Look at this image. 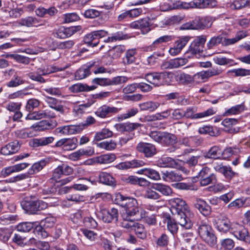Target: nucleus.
I'll list each match as a JSON object with an SVG mask.
<instances>
[{"mask_svg": "<svg viewBox=\"0 0 250 250\" xmlns=\"http://www.w3.org/2000/svg\"><path fill=\"white\" fill-rule=\"evenodd\" d=\"M171 205L172 214L176 216V219L183 228L186 229L191 228L193 224L190 218V213L186 202L179 198L169 200Z\"/></svg>", "mask_w": 250, "mask_h": 250, "instance_id": "1", "label": "nucleus"}, {"mask_svg": "<svg viewBox=\"0 0 250 250\" xmlns=\"http://www.w3.org/2000/svg\"><path fill=\"white\" fill-rule=\"evenodd\" d=\"M114 201L116 204L125 208V212L123 214L135 216L139 212L138 203L134 198L125 196L118 193L115 195Z\"/></svg>", "mask_w": 250, "mask_h": 250, "instance_id": "2", "label": "nucleus"}, {"mask_svg": "<svg viewBox=\"0 0 250 250\" xmlns=\"http://www.w3.org/2000/svg\"><path fill=\"white\" fill-rule=\"evenodd\" d=\"M197 231L200 238L209 246L213 247L217 243V238L211 226L201 222L197 226Z\"/></svg>", "mask_w": 250, "mask_h": 250, "instance_id": "3", "label": "nucleus"}, {"mask_svg": "<svg viewBox=\"0 0 250 250\" xmlns=\"http://www.w3.org/2000/svg\"><path fill=\"white\" fill-rule=\"evenodd\" d=\"M22 208L28 214H34L38 211L43 210L47 207L45 202L41 200H33L27 198L21 202Z\"/></svg>", "mask_w": 250, "mask_h": 250, "instance_id": "4", "label": "nucleus"}, {"mask_svg": "<svg viewBox=\"0 0 250 250\" xmlns=\"http://www.w3.org/2000/svg\"><path fill=\"white\" fill-rule=\"evenodd\" d=\"M171 75L169 72H152L146 74L145 79L155 86H160L167 82V79L169 78Z\"/></svg>", "mask_w": 250, "mask_h": 250, "instance_id": "5", "label": "nucleus"}, {"mask_svg": "<svg viewBox=\"0 0 250 250\" xmlns=\"http://www.w3.org/2000/svg\"><path fill=\"white\" fill-rule=\"evenodd\" d=\"M127 81L125 76H117L111 79L108 78H96L92 80L93 83L97 84L102 86L119 85L125 83Z\"/></svg>", "mask_w": 250, "mask_h": 250, "instance_id": "6", "label": "nucleus"}, {"mask_svg": "<svg viewBox=\"0 0 250 250\" xmlns=\"http://www.w3.org/2000/svg\"><path fill=\"white\" fill-rule=\"evenodd\" d=\"M197 108L195 106L188 107L184 111V117L190 119H198L212 115L215 113V111L213 108L208 109L205 111L196 113Z\"/></svg>", "mask_w": 250, "mask_h": 250, "instance_id": "7", "label": "nucleus"}, {"mask_svg": "<svg viewBox=\"0 0 250 250\" xmlns=\"http://www.w3.org/2000/svg\"><path fill=\"white\" fill-rule=\"evenodd\" d=\"M196 177L200 180L202 186H206L213 183L216 180L215 175L211 172L210 169L205 167L198 173Z\"/></svg>", "mask_w": 250, "mask_h": 250, "instance_id": "8", "label": "nucleus"}, {"mask_svg": "<svg viewBox=\"0 0 250 250\" xmlns=\"http://www.w3.org/2000/svg\"><path fill=\"white\" fill-rule=\"evenodd\" d=\"M107 35L108 32L104 30L94 31L85 35L83 41L92 47L96 46L99 42V40Z\"/></svg>", "mask_w": 250, "mask_h": 250, "instance_id": "9", "label": "nucleus"}, {"mask_svg": "<svg viewBox=\"0 0 250 250\" xmlns=\"http://www.w3.org/2000/svg\"><path fill=\"white\" fill-rule=\"evenodd\" d=\"M232 233L238 240L250 244V235L248 230L244 226L235 223L232 227Z\"/></svg>", "mask_w": 250, "mask_h": 250, "instance_id": "10", "label": "nucleus"}, {"mask_svg": "<svg viewBox=\"0 0 250 250\" xmlns=\"http://www.w3.org/2000/svg\"><path fill=\"white\" fill-rule=\"evenodd\" d=\"M78 146V139L76 137L62 138L57 141L54 147H62L65 151L72 150Z\"/></svg>", "mask_w": 250, "mask_h": 250, "instance_id": "11", "label": "nucleus"}, {"mask_svg": "<svg viewBox=\"0 0 250 250\" xmlns=\"http://www.w3.org/2000/svg\"><path fill=\"white\" fill-rule=\"evenodd\" d=\"M214 19L210 16L196 17L193 20V23L196 30L208 29L212 26Z\"/></svg>", "mask_w": 250, "mask_h": 250, "instance_id": "12", "label": "nucleus"}, {"mask_svg": "<svg viewBox=\"0 0 250 250\" xmlns=\"http://www.w3.org/2000/svg\"><path fill=\"white\" fill-rule=\"evenodd\" d=\"M235 223H231L226 216L219 217L216 220V227L218 230L223 233L232 231V227Z\"/></svg>", "mask_w": 250, "mask_h": 250, "instance_id": "13", "label": "nucleus"}, {"mask_svg": "<svg viewBox=\"0 0 250 250\" xmlns=\"http://www.w3.org/2000/svg\"><path fill=\"white\" fill-rule=\"evenodd\" d=\"M136 149L139 152L143 153L145 156L147 158L153 156L157 153L155 146L149 143L140 142L137 145Z\"/></svg>", "mask_w": 250, "mask_h": 250, "instance_id": "14", "label": "nucleus"}, {"mask_svg": "<svg viewBox=\"0 0 250 250\" xmlns=\"http://www.w3.org/2000/svg\"><path fill=\"white\" fill-rule=\"evenodd\" d=\"M189 41L188 37H185L176 41L172 47L169 49V54L172 56L178 55Z\"/></svg>", "mask_w": 250, "mask_h": 250, "instance_id": "15", "label": "nucleus"}, {"mask_svg": "<svg viewBox=\"0 0 250 250\" xmlns=\"http://www.w3.org/2000/svg\"><path fill=\"white\" fill-rule=\"evenodd\" d=\"M119 109L114 106L104 104L97 109L95 114L101 118H104L118 113Z\"/></svg>", "mask_w": 250, "mask_h": 250, "instance_id": "16", "label": "nucleus"}, {"mask_svg": "<svg viewBox=\"0 0 250 250\" xmlns=\"http://www.w3.org/2000/svg\"><path fill=\"white\" fill-rule=\"evenodd\" d=\"M100 213L102 220L105 223H109L118 220V210L115 208H112L110 210L103 209Z\"/></svg>", "mask_w": 250, "mask_h": 250, "instance_id": "17", "label": "nucleus"}, {"mask_svg": "<svg viewBox=\"0 0 250 250\" xmlns=\"http://www.w3.org/2000/svg\"><path fill=\"white\" fill-rule=\"evenodd\" d=\"M162 178L167 182H179L183 180L182 174L177 170L165 171L162 172Z\"/></svg>", "mask_w": 250, "mask_h": 250, "instance_id": "18", "label": "nucleus"}, {"mask_svg": "<svg viewBox=\"0 0 250 250\" xmlns=\"http://www.w3.org/2000/svg\"><path fill=\"white\" fill-rule=\"evenodd\" d=\"M48 75L46 68L40 67L36 72H30L27 74L28 77L32 80L41 83H45L46 81L42 77Z\"/></svg>", "mask_w": 250, "mask_h": 250, "instance_id": "19", "label": "nucleus"}, {"mask_svg": "<svg viewBox=\"0 0 250 250\" xmlns=\"http://www.w3.org/2000/svg\"><path fill=\"white\" fill-rule=\"evenodd\" d=\"M95 62H89L86 66L79 68L75 73V77L77 80H82L91 73V69L95 66Z\"/></svg>", "mask_w": 250, "mask_h": 250, "instance_id": "20", "label": "nucleus"}, {"mask_svg": "<svg viewBox=\"0 0 250 250\" xmlns=\"http://www.w3.org/2000/svg\"><path fill=\"white\" fill-rule=\"evenodd\" d=\"M202 46H200L196 42H192L189 46L188 50L185 53V55L188 58H191L195 56L196 58H199L203 53Z\"/></svg>", "mask_w": 250, "mask_h": 250, "instance_id": "21", "label": "nucleus"}, {"mask_svg": "<svg viewBox=\"0 0 250 250\" xmlns=\"http://www.w3.org/2000/svg\"><path fill=\"white\" fill-rule=\"evenodd\" d=\"M53 137H42L41 138H34L29 142L30 146L37 147L44 146L52 143L54 141Z\"/></svg>", "mask_w": 250, "mask_h": 250, "instance_id": "22", "label": "nucleus"}, {"mask_svg": "<svg viewBox=\"0 0 250 250\" xmlns=\"http://www.w3.org/2000/svg\"><path fill=\"white\" fill-rule=\"evenodd\" d=\"M194 206L204 216L209 215L211 212L210 207L204 200L201 199H196Z\"/></svg>", "mask_w": 250, "mask_h": 250, "instance_id": "23", "label": "nucleus"}, {"mask_svg": "<svg viewBox=\"0 0 250 250\" xmlns=\"http://www.w3.org/2000/svg\"><path fill=\"white\" fill-rule=\"evenodd\" d=\"M203 156L204 159L206 158L220 159L222 156V149L219 146H213L204 154Z\"/></svg>", "mask_w": 250, "mask_h": 250, "instance_id": "24", "label": "nucleus"}, {"mask_svg": "<svg viewBox=\"0 0 250 250\" xmlns=\"http://www.w3.org/2000/svg\"><path fill=\"white\" fill-rule=\"evenodd\" d=\"M36 15L41 18H43L46 15H48L49 16H53L56 15L58 12L57 8L54 6L49 7L48 9H46L42 6L38 7L35 10Z\"/></svg>", "mask_w": 250, "mask_h": 250, "instance_id": "25", "label": "nucleus"}, {"mask_svg": "<svg viewBox=\"0 0 250 250\" xmlns=\"http://www.w3.org/2000/svg\"><path fill=\"white\" fill-rule=\"evenodd\" d=\"M157 166L161 167L175 168L178 166V163L173 158L169 157H164L159 159L157 162Z\"/></svg>", "mask_w": 250, "mask_h": 250, "instance_id": "26", "label": "nucleus"}, {"mask_svg": "<svg viewBox=\"0 0 250 250\" xmlns=\"http://www.w3.org/2000/svg\"><path fill=\"white\" fill-rule=\"evenodd\" d=\"M20 148L17 142H11L1 148V153L4 155H8L17 152Z\"/></svg>", "mask_w": 250, "mask_h": 250, "instance_id": "27", "label": "nucleus"}, {"mask_svg": "<svg viewBox=\"0 0 250 250\" xmlns=\"http://www.w3.org/2000/svg\"><path fill=\"white\" fill-rule=\"evenodd\" d=\"M97 87L94 85L89 86L86 84L77 83L70 86L69 89L72 92L78 93L83 91H90L95 89Z\"/></svg>", "mask_w": 250, "mask_h": 250, "instance_id": "28", "label": "nucleus"}, {"mask_svg": "<svg viewBox=\"0 0 250 250\" xmlns=\"http://www.w3.org/2000/svg\"><path fill=\"white\" fill-rule=\"evenodd\" d=\"M48 161L45 159L42 160L38 162L35 163L29 169L27 173L28 175L35 174L40 171L47 165Z\"/></svg>", "mask_w": 250, "mask_h": 250, "instance_id": "29", "label": "nucleus"}, {"mask_svg": "<svg viewBox=\"0 0 250 250\" xmlns=\"http://www.w3.org/2000/svg\"><path fill=\"white\" fill-rule=\"evenodd\" d=\"M137 54V51L135 49H131L127 50L125 56L123 58V62L125 65H129L135 62L136 61L135 55Z\"/></svg>", "mask_w": 250, "mask_h": 250, "instance_id": "30", "label": "nucleus"}, {"mask_svg": "<svg viewBox=\"0 0 250 250\" xmlns=\"http://www.w3.org/2000/svg\"><path fill=\"white\" fill-rule=\"evenodd\" d=\"M152 188L154 190L161 193L164 196L171 195L172 193V190L169 186L161 183L154 184Z\"/></svg>", "mask_w": 250, "mask_h": 250, "instance_id": "31", "label": "nucleus"}, {"mask_svg": "<svg viewBox=\"0 0 250 250\" xmlns=\"http://www.w3.org/2000/svg\"><path fill=\"white\" fill-rule=\"evenodd\" d=\"M134 216H129L127 214H123L122 217L123 221L121 223V226L123 228L129 229L133 230L136 223L133 221L132 217Z\"/></svg>", "mask_w": 250, "mask_h": 250, "instance_id": "32", "label": "nucleus"}, {"mask_svg": "<svg viewBox=\"0 0 250 250\" xmlns=\"http://www.w3.org/2000/svg\"><path fill=\"white\" fill-rule=\"evenodd\" d=\"M99 178L100 182L108 186H113L115 184V179L108 173L101 172L99 175Z\"/></svg>", "mask_w": 250, "mask_h": 250, "instance_id": "33", "label": "nucleus"}, {"mask_svg": "<svg viewBox=\"0 0 250 250\" xmlns=\"http://www.w3.org/2000/svg\"><path fill=\"white\" fill-rule=\"evenodd\" d=\"M96 146L101 149L107 151H111L115 149L117 146L116 142L113 140L104 141L100 143H96Z\"/></svg>", "mask_w": 250, "mask_h": 250, "instance_id": "34", "label": "nucleus"}, {"mask_svg": "<svg viewBox=\"0 0 250 250\" xmlns=\"http://www.w3.org/2000/svg\"><path fill=\"white\" fill-rule=\"evenodd\" d=\"M200 134H208L211 136H217L220 135V131L217 127L210 126H205L199 128Z\"/></svg>", "mask_w": 250, "mask_h": 250, "instance_id": "35", "label": "nucleus"}, {"mask_svg": "<svg viewBox=\"0 0 250 250\" xmlns=\"http://www.w3.org/2000/svg\"><path fill=\"white\" fill-rule=\"evenodd\" d=\"M139 106L141 110L152 112L160 106V104L157 102L150 101L141 103L139 104Z\"/></svg>", "mask_w": 250, "mask_h": 250, "instance_id": "36", "label": "nucleus"}, {"mask_svg": "<svg viewBox=\"0 0 250 250\" xmlns=\"http://www.w3.org/2000/svg\"><path fill=\"white\" fill-rule=\"evenodd\" d=\"M175 80L179 83L183 84L191 83L194 82L193 76L185 73L177 74L175 76Z\"/></svg>", "mask_w": 250, "mask_h": 250, "instance_id": "37", "label": "nucleus"}, {"mask_svg": "<svg viewBox=\"0 0 250 250\" xmlns=\"http://www.w3.org/2000/svg\"><path fill=\"white\" fill-rule=\"evenodd\" d=\"M45 101L51 108L61 113L63 112L64 109L62 105L57 104L58 100L56 99L47 96L45 97Z\"/></svg>", "mask_w": 250, "mask_h": 250, "instance_id": "38", "label": "nucleus"}, {"mask_svg": "<svg viewBox=\"0 0 250 250\" xmlns=\"http://www.w3.org/2000/svg\"><path fill=\"white\" fill-rule=\"evenodd\" d=\"M226 6L232 10H238L247 6L244 0H234L226 3Z\"/></svg>", "mask_w": 250, "mask_h": 250, "instance_id": "39", "label": "nucleus"}, {"mask_svg": "<svg viewBox=\"0 0 250 250\" xmlns=\"http://www.w3.org/2000/svg\"><path fill=\"white\" fill-rule=\"evenodd\" d=\"M167 228L168 230L173 234L177 233L178 231V224L179 223L176 219V216H174L173 219H171L170 217H167Z\"/></svg>", "mask_w": 250, "mask_h": 250, "instance_id": "40", "label": "nucleus"}, {"mask_svg": "<svg viewBox=\"0 0 250 250\" xmlns=\"http://www.w3.org/2000/svg\"><path fill=\"white\" fill-rule=\"evenodd\" d=\"M22 24L24 26L30 27L35 26L38 27L42 25H44V23L39 24L40 20L37 18L33 17H28L21 21Z\"/></svg>", "mask_w": 250, "mask_h": 250, "instance_id": "41", "label": "nucleus"}, {"mask_svg": "<svg viewBox=\"0 0 250 250\" xmlns=\"http://www.w3.org/2000/svg\"><path fill=\"white\" fill-rule=\"evenodd\" d=\"M57 122L55 121H42L40 122L38 125V129L40 130H49L54 128L57 126Z\"/></svg>", "mask_w": 250, "mask_h": 250, "instance_id": "42", "label": "nucleus"}, {"mask_svg": "<svg viewBox=\"0 0 250 250\" xmlns=\"http://www.w3.org/2000/svg\"><path fill=\"white\" fill-rule=\"evenodd\" d=\"M25 82V80L16 72L13 78L7 83L6 85L9 87H15L24 84Z\"/></svg>", "mask_w": 250, "mask_h": 250, "instance_id": "43", "label": "nucleus"}, {"mask_svg": "<svg viewBox=\"0 0 250 250\" xmlns=\"http://www.w3.org/2000/svg\"><path fill=\"white\" fill-rule=\"evenodd\" d=\"M98 157V164H107L113 162L116 159L115 154L113 153H108L101 155Z\"/></svg>", "mask_w": 250, "mask_h": 250, "instance_id": "44", "label": "nucleus"}, {"mask_svg": "<svg viewBox=\"0 0 250 250\" xmlns=\"http://www.w3.org/2000/svg\"><path fill=\"white\" fill-rule=\"evenodd\" d=\"M176 142V136L167 132H163L161 144L164 145H172Z\"/></svg>", "mask_w": 250, "mask_h": 250, "instance_id": "45", "label": "nucleus"}, {"mask_svg": "<svg viewBox=\"0 0 250 250\" xmlns=\"http://www.w3.org/2000/svg\"><path fill=\"white\" fill-rule=\"evenodd\" d=\"M204 157L203 155L192 156L186 161V164L189 167L196 166L198 163L199 165H203Z\"/></svg>", "mask_w": 250, "mask_h": 250, "instance_id": "46", "label": "nucleus"}, {"mask_svg": "<svg viewBox=\"0 0 250 250\" xmlns=\"http://www.w3.org/2000/svg\"><path fill=\"white\" fill-rule=\"evenodd\" d=\"M223 40V36L222 35L213 36L208 41L207 46L208 49H211L220 43L222 45Z\"/></svg>", "mask_w": 250, "mask_h": 250, "instance_id": "47", "label": "nucleus"}, {"mask_svg": "<svg viewBox=\"0 0 250 250\" xmlns=\"http://www.w3.org/2000/svg\"><path fill=\"white\" fill-rule=\"evenodd\" d=\"M172 40L171 36L165 35L161 36L155 40L151 45L152 49H154L156 48L159 47L161 44L163 43H167Z\"/></svg>", "mask_w": 250, "mask_h": 250, "instance_id": "48", "label": "nucleus"}, {"mask_svg": "<svg viewBox=\"0 0 250 250\" xmlns=\"http://www.w3.org/2000/svg\"><path fill=\"white\" fill-rule=\"evenodd\" d=\"M133 230L138 238L145 239L146 237V231L143 225L136 223Z\"/></svg>", "mask_w": 250, "mask_h": 250, "instance_id": "49", "label": "nucleus"}, {"mask_svg": "<svg viewBox=\"0 0 250 250\" xmlns=\"http://www.w3.org/2000/svg\"><path fill=\"white\" fill-rule=\"evenodd\" d=\"M71 29L69 28L60 27L56 32L55 36L60 39H64L72 35Z\"/></svg>", "mask_w": 250, "mask_h": 250, "instance_id": "50", "label": "nucleus"}, {"mask_svg": "<svg viewBox=\"0 0 250 250\" xmlns=\"http://www.w3.org/2000/svg\"><path fill=\"white\" fill-rule=\"evenodd\" d=\"M43 90L47 94L57 97L62 96L63 94L62 88L58 87H45Z\"/></svg>", "mask_w": 250, "mask_h": 250, "instance_id": "51", "label": "nucleus"}, {"mask_svg": "<svg viewBox=\"0 0 250 250\" xmlns=\"http://www.w3.org/2000/svg\"><path fill=\"white\" fill-rule=\"evenodd\" d=\"M34 227V224L31 222H22L19 224L17 227V230L21 232H28L30 231Z\"/></svg>", "mask_w": 250, "mask_h": 250, "instance_id": "52", "label": "nucleus"}, {"mask_svg": "<svg viewBox=\"0 0 250 250\" xmlns=\"http://www.w3.org/2000/svg\"><path fill=\"white\" fill-rule=\"evenodd\" d=\"M87 210H79L72 214L71 220L75 224H78L82 221L83 218L87 214Z\"/></svg>", "mask_w": 250, "mask_h": 250, "instance_id": "53", "label": "nucleus"}, {"mask_svg": "<svg viewBox=\"0 0 250 250\" xmlns=\"http://www.w3.org/2000/svg\"><path fill=\"white\" fill-rule=\"evenodd\" d=\"M172 69L177 68L185 65L188 62L186 58H177L170 60Z\"/></svg>", "mask_w": 250, "mask_h": 250, "instance_id": "54", "label": "nucleus"}, {"mask_svg": "<svg viewBox=\"0 0 250 250\" xmlns=\"http://www.w3.org/2000/svg\"><path fill=\"white\" fill-rule=\"evenodd\" d=\"M229 72L234 74L235 77H244L250 75V70L244 68L233 69Z\"/></svg>", "mask_w": 250, "mask_h": 250, "instance_id": "55", "label": "nucleus"}, {"mask_svg": "<svg viewBox=\"0 0 250 250\" xmlns=\"http://www.w3.org/2000/svg\"><path fill=\"white\" fill-rule=\"evenodd\" d=\"M194 82L197 83L205 82L208 79L206 71H202L193 75Z\"/></svg>", "mask_w": 250, "mask_h": 250, "instance_id": "56", "label": "nucleus"}, {"mask_svg": "<svg viewBox=\"0 0 250 250\" xmlns=\"http://www.w3.org/2000/svg\"><path fill=\"white\" fill-rule=\"evenodd\" d=\"M83 222L85 227L92 229L96 228L98 225L97 222L92 217L86 215L83 219Z\"/></svg>", "mask_w": 250, "mask_h": 250, "instance_id": "57", "label": "nucleus"}, {"mask_svg": "<svg viewBox=\"0 0 250 250\" xmlns=\"http://www.w3.org/2000/svg\"><path fill=\"white\" fill-rule=\"evenodd\" d=\"M141 217L144 218L145 222L149 225H154L156 223L155 216L154 214L148 215L145 210L141 212Z\"/></svg>", "mask_w": 250, "mask_h": 250, "instance_id": "58", "label": "nucleus"}, {"mask_svg": "<svg viewBox=\"0 0 250 250\" xmlns=\"http://www.w3.org/2000/svg\"><path fill=\"white\" fill-rule=\"evenodd\" d=\"M45 228L42 225L37 226L34 231V233L37 235L39 238H45L48 236V232L45 230Z\"/></svg>", "mask_w": 250, "mask_h": 250, "instance_id": "59", "label": "nucleus"}, {"mask_svg": "<svg viewBox=\"0 0 250 250\" xmlns=\"http://www.w3.org/2000/svg\"><path fill=\"white\" fill-rule=\"evenodd\" d=\"M45 118L44 110H40L29 113L26 117L28 120H40Z\"/></svg>", "mask_w": 250, "mask_h": 250, "instance_id": "60", "label": "nucleus"}, {"mask_svg": "<svg viewBox=\"0 0 250 250\" xmlns=\"http://www.w3.org/2000/svg\"><path fill=\"white\" fill-rule=\"evenodd\" d=\"M139 112L138 109L136 107H132L126 110V112L121 115V119L125 120L136 115Z\"/></svg>", "mask_w": 250, "mask_h": 250, "instance_id": "61", "label": "nucleus"}, {"mask_svg": "<svg viewBox=\"0 0 250 250\" xmlns=\"http://www.w3.org/2000/svg\"><path fill=\"white\" fill-rule=\"evenodd\" d=\"M40 101L36 99H29L26 105V108L27 111L31 112L35 108L39 106L40 105Z\"/></svg>", "mask_w": 250, "mask_h": 250, "instance_id": "62", "label": "nucleus"}, {"mask_svg": "<svg viewBox=\"0 0 250 250\" xmlns=\"http://www.w3.org/2000/svg\"><path fill=\"white\" fill-rule=\"evenodd\" d=\"M168 237L165 233L162 234L156 240V244L158 246L164 247L167 245L168 243Z\"/></svg>", "mask_w": 250, "mask_h": 250, "instance_id": "63", "label": "nucleus"}, {"mask_svg": "<svg viewBox=\"0 0 250 250\" xmlns=\"http://www.w3.org/2000/svg\"><path fill=\"white\" fill-rule=\"evenodd\" d=\"M79 19V17L75 13H67L63 15V21L65 23L77 21Z\"/></svg>", "mask_w": 250, "mask_h": 250, "instance_id": "64", "label": "nucleus"}]
</instances>
